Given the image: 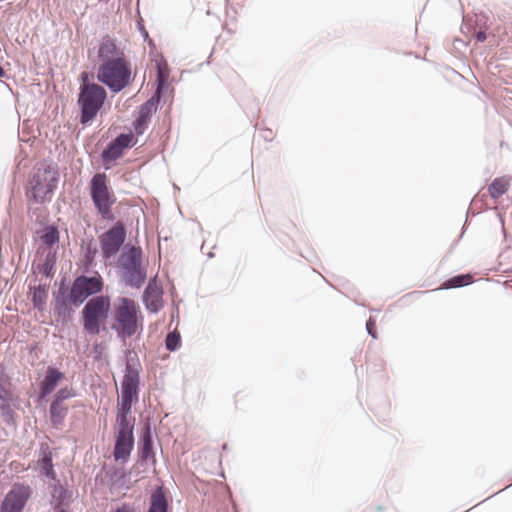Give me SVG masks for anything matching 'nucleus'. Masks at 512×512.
Wrapping results in <instances>:
<instances>
[{"mask_svg":"<svg viewBox=\"0 0 512 512\" xmlns=\"http://www.w3.org/2000/svg\"><path fill=\"white\" fill-rule=\"evenodd\" d=\"M126 240V230L121 222L115 223L99 237L101 254L104 259H110L121 249Z\"/></svg>","mask_w":512,"mask_h":512,"instance_id":"obj_10","label":"nucleus"},{"mask_svg":"<svg viewBox=\"0 0 512 512\" xmlns=\"http://www.w3.org/2000/svg\"><path fill=\"white\" fill-rule=\"evenodd\" d=\"M72 298L74 307L82 305L90 296L102 291L103 281L99 276H77L72 285Z\"/></svg>","mask_w":512,"mask_h":512,"instance_id":"obj_9","label":"nucleus"},{"mask_svg":"<svg viewBox=\"0 0 512 512\" xmlns=\"http://www.w3.org/2000/svg\"><path fill=\"white\" fill-rule=\"evenodd\" d=\"M59 512H67V511H65L64 509H61Z\"/></svg>","mask_w":512,"mask_h":512,"instance_id":"obj_39","label":"nucleus"},{"mask_svg":"<svg viewBox=\"0 0 512 512\" xmlns=\"http://www.w3.org/2000/svg\"><path fill=\"white\" fill-rule=\"evenodd\" d=\"M141 30H142V33H143V37L145 39L148 38V32L144 28H142Z\"/></svg>","mask_w":512,"mask_h":512,"instance_id":"obj_36","label":"nucleus"},{"mask_svg":"<svg viewBox=\"0 0 512 512\" xmlns=\"http://www.w3.org/2000/svg\"><path fill=\"white\" fill-rule=\"evenodd\" d=\"M145 308L153 314L158 313L164 307L163 288L157 281V276L151 278L143 292Z\"/></svg>","mask_w":512,"mask_h":512,"instance_id":"obj_12","label":"nucleus"},{"mask_svg":"<svg viewBox=\"0 0 512 512\" xmlns=\"http://www.w3.org/2000/svg\"><path fill=\"white\" fill-rule=\"evenodd\" d=\"M499 217H500V222H501V225L502 227L504 226V221H503V218L501 217V215L499 214Z\"/></svg>","mask_w":512,"mask_h":512,"instance_id":"obj_38","label":"nucleus"},{"mask_svg":"<svg viewBox=\"0 0 512 512\" xmlns=\"http://www.w3.org/2000/svg\"><path fill=\"white\" fill-rule=\"evenodd\" d=\"M168 501L162 486L155 488L151 495V503L148 512H167Z\"/></svg>","mask_w":512,"mask_h":512,"instance_id":"obj_19","label":"nucleus"},{"mask_svg":"<svg viewBox=\"0 0 512 512\" xmlns=\"http://www.w3.org/2000/svg\"><path fill=\"white\" fill-rule=\"evenodd\" d=\"M473 281V276L471 274H460L450 279L446 280L441 288L442 289H452V288H460L471 284Z\"/></svg>","mask_w":512,"mask_h":512,"instance_id":"obj_24","label":"nucleus"},{"mask_svg":"<svg viewBox=\"0 0 512 512\" xmlns=\"http://www.w3.org/2000/svg\"><path fill=\"white\" fill-rule=\"evenodd\" d=\"M74 396H75V393H74L73 389L65 387V388H61L60 390L57 391V393L54 396L53 401H57V403L63 404V402L65 400L72 398Z\"/></svg>","mask_w":512,"mask_h":512,"instance_id":"obj_29","label":"nucleus"},{"mask_svg":"<svg viewBox=\"0 0 512 512\" xmlns=\"http://www.w3.org/2000/svg\"><path fill=\"white\" fill-rule=\"evenodd\" d=\"M53 297V313L62 322L72 320L74 314L72 289H68L65 279L61 280L59 287L52 293Z\"/></svg>","mask_w":512,"mask_h":512,"instance_id":"obj_11","label":"nucleus"},{"mask_svg":"<svg viewBox=\"0 0 512 512\" xmlns=\"http://www.w3.org/2000/svg\"><path fill=\"white\" fill-rule=\"evenodd\" d=\"M139 306L130 298L123 297L115 311V321L118 325V336L126 339L132 337L138 330Z\"/></svg>","mask_w":512,"mask_h":512,"instance_id":"obj_7","label":"nucleus"},{"mask_svg":"<svg viewBox=\"0 0 512 512\" xmlns=\"http://www.w3.org/2000/svg\"><path fill=\"white\" fill-rule=\"evenodd\" d=\"M115 512H134V511H132L131 509L122 507V508H118Z\"/></svg>","mask_w":512,"mask_h":512,"instance_id":"obj_35","label":"nucleus"},{"mask_svg":"<svg viewBox=\"0 0 512 512\" xmlns=\"http://www.w3.org/2000/svg\"><path fill=\"white\" fill-rule=\"evenodd\" d=\"M156 90L157 94H162L164 87L166 85L168 76H169V69H168V63L164 59L163 56L160 57L159 60H156Z\"/></svg>","mask_w":512,"mask_h":512,"instance_id":"obj_20","label":"nucleus"},{"mask_svg":"<svg viewBox=\"0 0 512 512\" xmlns=\"http://www.w3.org/2000/svg\"><path fill=\"white\" fill-rule=\"evenodd\" d=\"M161 97L162 94H157V91H155L152 97L140 106L138 117L141 120L149 121L152 113L156 111L155 105L160 102Z\"/></svg>","mask_w":512,"mask_h":512,"instance_id":"obj_22","label":"nucleus"},{"mask_svg":"<svg viewBox=\"0 0 512 512\" xmlns=\"http://www.w3.org/2000/svg\"><path fill=\"white\" fill-rule=\"evenodd\" d=\"M181 345V336L177 331L169 332L165 339V347L173 352L179 349Z\"/></svg>","mask_w":512,"mask_h":512,"instance_id":"obj_28","label":"nucleus"},{"mask_svg":"<svg viewBox=\"0 0 512 512\" xmlns=\"http://www.w3.org/2000/svg\"><path fill=\"white\" fill-rule=\"evenodd\" d=\"M486 38H487V36H486V32L485 31L480 30V31H478L476 33V40L478 42H483V41L486 40Z\"/></svg>","mask_w":512,"mask_h":512,"instance_id":"obj_33","label":"nucleus"},{"mask_svg":"<svg viewBox=\"0 0 512 512\" xmlns=\"http://www.w3.org/2000/svg\"><path fill=\"white\" fill-rule=\"evenodd\" d=\"M59 174L56 168L49 164H40L33 173L26 195L30 201L42 204L49 200L57 188Z\"/></svg>","mask_w":512,"mask_h":512,"instance_id":"obj_4","label":"nucleus"},{"mask_svg":"<svg viewBox=\"0 0 512 512\" xmlns=\"http://www.w3.org/2000/svg\"><path fill=\"white\" fill-rule=\"evenodd\" d=\"M67 413V406L61 403H57V401L51 402L49 409L50 421L55 428H59L63 425Z\"/></svg>","mask_w":512,"mask_h":512,"instance_id":"obj_21","label":"nucleus"},{"mask_svg":"<svg viewBox=\"0 0 512 512\" xmlns=\"http://www.w3.org/2000/svg\"><path fill=\"white\" fill-rule=\"evenodd\" d=\"M142 447L139 449L140 461H155V453L153 451V435L152 428L149 423H145L141 434Z\"/></svg>","mask_w":512,"mask_h":512,"instance_id":"obj_14","label":"nucleus"},{"mask_svg":"<svg viewBox=\"0 0 512 512\" xmlns=\"http://www.w3.org/2000/svg\"><path fill=\"white\" fill-rule=\"evenodd\" d=\"M101 64L97 70V80L113 93H119L131 82V69L125 53L115 40L104 39L98 49Z\"/></svg>","mask_w":512,"mask_h":512,"instance_id":"obj_2","label":"nucleus"},{"mask_svg":"<svg viewBox=\"0 0 512 512\" xmlns=\"http://www.w3.org/2000/svg\"><path fill=\"white\" fill-rule=\"evenodd\" d=\"M107 176L105 173H96L90 181V195L94 206L103 219H112L111 207L116 202V198L109 191L107 186Z\"/></svg>","mask_w":512,"mask_h":512,"instance_id":"obj_8","label":"nucleus"},{"mask_svg":"<svg viewBox=\"0 0 512 512\" xmlns=\"http://www.w3.org/2000/svg\"><path fill=\"white\" fill-rule=\"evenodd\" d=\"M5 75V71L4 69L2 68V66L0 65V77L4 76Z\"/></svg>","mask_w":512,"mask_h":512,"instance_id":"obj_37","label":"nucleus"},{"mask_svg":"<svg viewBox=\"0 0 512 512\" xmlns=\"http://www.w3.org/2000/svg\"><path fill=\"white\" fill-rule=\"evenodd\" d=\"M510 179L507 177L495 178L488 187V192L493 199L504 195L509 188Z\"/></svg>","mask_w":512,"mask_h":512,"instance_id":"obj_23","label":"nucleus"},{"mask_svg":"<svg viewBox=\"0 0 512 512\" xmlns=\"http://www.w3.org/2000/svg\"><path fill=\"white\" fill-rule=\"evenodd\" d=\"M133 136L131 134H120L113 141L121 150L123 151L125 148L129 147Z\"/></svg>","mask_w":512,"mask_h":512,"instance_id":"obj_30","label":"nucleus"},{"mask_svg":"<svg viewBox=\"0 0 512 512\" xmlns=\"http://www.w3.org/2000/svg\"><path fill=\"white\" fill-rule=\"evenodd\" d=\"M24 490H11L4 498L0 512H21L27 502Z\"/></svg>","mask_w":512,"mask_h":512,"instance_id":"obj_13","label":"nucleus"},{"mask_svg":"<svg viewBox=\"0 0 512 512\" xmlns=\"http://www.w3.org/2000/svg\"><path fill=\"white\" fill-rule=\"evenodd\" d=\"M263 137L265 140L271 141L273 139V132L270 129H265L263 131Z\"/></svg>","mask_w":512,"mask_h":512,"instance_id":"obj_34","label":"nucleus"},{"mask_svg":"<svg viewBox=\"0 0 512 512\" xmlns=\"http://www.w3.org/2000/svg\"><path fill=\"white\" fill-rule=\"evenodd\" d=\"M123 154V151L121 150V148H119L118 146H116L115 143H113V141H111L108 146L106 147V149H104L101 153V157L103 159L104 162H110V161H115L116 159H118L121 155Z\"/></svg>","mask_w":512,"mask_h":512,"instance_id":"obj_26","label":"nucleus"},{"mask_svg":"<svg viewBox=\"0 0 512 512\" xmlns=\"http://www.w3.org/2000/svg\"><path fill=\"white\" fill-rule=\"evenodd\" d=\"M37 467L42 475L51 480H55L56 473L53 466V456L47 445H43L40 448V457L37 461Z\"/></svg>","mask_w":512,"mask_h":512,"instance_id":"obj_15","label":"nucleus"},{"mask_svg":"<svg viewBox=\"0 0 512 512\" xmlns=\"http://www.w3.org/2000/svg\"><path fill=\"white\" fill-rule=\"evenodd\" d=\"M64 377V374L53 367H48L45 377L40 385V396L42 398L49 395L57 386L58 382Z\"/></svg>","mask_w":512,"mask_h":512,"instance_id":"obj_16","label":"nucleus"},{"mask_svg":"<svg viewBox=\"0 0 512 512\" xmlns=\"http://www.w3.org/2000/svg\"><path fill=\"white\" fill-rule=\"evenodd\" d=\"M56 255L55 253L49 252L46 255L43 264L37 266L39 273L45 275L47 278H52L55 274Z\"/></svg>","mask_w":512,"mask_h":512,"instance_id":"obj_25","label":"nucleus"},{"mask_svg":"<svg viewBox=\"0 0 512 512\" xmlns=\"http://www.w3.org/2000/svg\"><path fill=\"white\" fill-rule=\"evenodd\" d=\"M374 326H375V321L372 318H370L366 322V330H367L368 334L372 336V338L376 339L377 335H376V332L374 330Z\"/></svg>","mask_w":512,"mask_h":512,"instance_id":"obj_32","label":"nucleus"},{"mask_svg":"<svg viewBox=\"0 0 512 512\" xmlns=\"http://www.w3.org/2000/svg\"><path fill=\"white\" fill-rule=\"evenodd\" d=\"M8 383V376L6 375L4 368L0 367V410L2 415L8 417L12 414V409L10 407V392L6 388V384Z\"/></svg>","mask_w":512,"mask_h":512,"instance_id":"obj_17","label":"nucleus"},{"mask_svg":"<svg viewBox=\"0 0 512 512\" xmlns=\"http://www.w3.org/2000/svg\"><path fill=\"white\" fill-rule=\"evenodd\" d=\"M48 289L49 286L47 284H39L33 288L30 287V290H32L31 301L33 307L38 311H43L46 308Z\"/></svg>","mask_w":512,"mask_h":512,"instance_id":"obj_18","label":"nucleus"},{"mask_svg":"<svg viewBox=\"0 0 512 512\" xmlns=\"http://www.w3.org/2000/svg\"><path fill=\"white\" fill-rule=\"evenodd\" d=\"M120 276L127 287L139 289L147 279L146 268L142 265V249L129 246L120 258Z\"/></svg>","mask_w":512,"mask_h":512,"instance_id":"obj_5","label":"nucleus"},{"mask_svg":"<svg viewBox=\"0 0 512 512\" xmlns=\"http://www.w3.org/2000/svg\"><path fill=\"white\" fill-rule=\"evenodd\" d=\"M141 365L138 357H128L125 363L121 392L117 403L116 423L118 433L113 456L116 461L126 462L134 447V419H130L133 402L138 401Z\"/></svg>","mask_w":512,"mask_h":512,"instance_id":"obj_1","label":"nucleus"},{"mask_svg":"<svg viewBox=\"0 0 512 512\" xmlns=\"http://www.w3.org/2000/svg\"><path fill=\"white\" fill-rule=\"evenodd\" d=\"M106 98V90L97 83H90L88 74L83 72L77 100L81 109L80 123L86 125L91 122L103 107Z\"/></svg>","mask_w":512,"mask_h":512,"instance_id":"obj_3","label":"nucleus"},{"mask_svg":"<svg viewBox=\"0 0 512 512\" xmlns=\"http://www.w3.org/2000/svg\"><path fill=\"white\" fill-rule=\"evenodd\" d=\"M146 120H141V118L137 117L133 123L134 131L137 135H142L147 127Z\"/></svg>","mask_w":512,"mask_h":512,"instance_id":"obj_31","label":"nucleus"},{"mask_svg":"<svg viewBox=\"0 0 512 512\" xmlns=\"http://www.w3.org/2000/svg\"><path fill=\"white\" fill-rule=\"evenodd\" d=\"M41 239L44 244L50 247L57 244L59 242L58 228L53 225L46 227Z\"/></svg>","mask_w":512,"mask_h":512,"instance_id":"obj_27","label":"nucleus"},{"mask_svg":"<svg viewBox=\"0 0 512 512\" xmlns=\"http://www.w3.org/2000/svg\"><path fill=\"white\" fill-rule=\"evenodd\" d=\"M109 310L108 296L100 295L89 299L82 310L84 330L90 335H98L101 324L108 318Z\"/></svg>","mask_w":512,"mask_h":512,"instance_id":"obj_6","label":"nucleus"}]
</instances>
